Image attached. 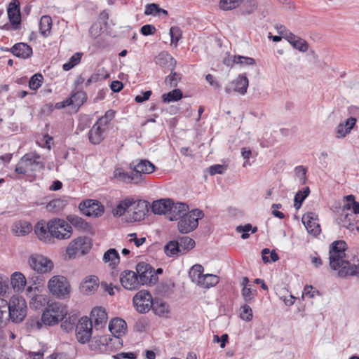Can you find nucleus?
Returning <instances> with one entry per match:
<instances>
[{
	"mask_svg": "<svg viewBox=\"0 0 359 359\" xmlns=\"http://www.w3.org/2000/svg\"><path fill=\"white\" fill-rule=\"evenodd\" d=\"M34 232L41 242L52 244L55 239H69L72 235V228L67 221L55 218L48 222H38L34 226Z\"/></svg>",
	"mask_w": 359,
	"mask_h": 359,
	"instance_id": "obj_1",
	"label": "nucleus"
},
{
	"mask_svg": "<svg viewBox=\"0 0 359 359\" xmlns=\"http://www.w3.org/2000/svg\"><path fill=\"white\" fill-rule=\"evenodd\" d=\"M346 248L347 244L342 240L334 241L330 245V266L334 270H339L338 275L340 277L354 276L359 271V259L358 264L353 265L345 259Z\"/></svg>",
	"mask_w": 359,
	"mask_h": 359,
	"instance_id": "obj_2",
	"label": "nucleus"
},
{
	"mask_svg": "<svg viewBox=\"0 0 359 359\" xmlns=\"http://www.w3.org/2000/svg\"><path fill=\"white\" fill-rule=\"evenodd\" d=\"M114 111L108 110L94 123L88 132V139L91 144H99L104 140L109 128V123L114 118Z\"/></svg>",
	"mask_w": 359,
	"mask_h": 359,
	"instance_id": "obj_3",
	"label": "nucleus"
},
{
	"mask_svg": "<svg viewBox=\"0 0 359 359\" xmlns=\"http://www.w3.org/2000/svg\"><path fill=\"white\" fill-rule=\"evenodd\" d=\"M27 314V303L22 297L13 296L7 302V322L11 320L13 323H20Z\"/></svg>",
	"mask_w": 359,
	"mask_h": 359,
	"instance_id": "obj_4",
	"label": "nucleus"
},
{
	"mask_svg": "<svg viewBox=\"0 0 359 359\" xmlns=\"http://www.w3.org/2000/svg\"><path fill=\"white\" fill-rule=\"evenodd\" d=\"M204 214L198 209L193 210L182 215L177 223V228L180 233H188L196 229L198 225V219L203 218Z\"/></svg>",
	"mask_w": 359,
	"mask_h": 359,
	"instance_id": "obj_5",
	"label": "nucleus"
},
{
	"mask_svg": "<svg viewBox=\"0 0 359 359\" xmlns=\"http://www.w3.org/2000/svg\"><path fill=\"white\" fill-rule=\"evenodd\" d=\"M48 287L52 294L59 298L66 297L71 290L68 280L61 276L52 277L48 283Z\"/></svg>",
	"mask_w": 359,
	"mask_h": 359,
	"instance_id": "obj_6",
	"label": "nucleus"
},
{
	"mask_svg": "<svg viewBox=\"0 0 359 359\" xmlns=\"http://www.w3.org/2000/svg\"><path fill=\"white\" fill-rule=\"evenodd\" d=\"M91 243L90 238L86 236L78 237L73 240L67 248V254L69 258L77 255H83L90 250Z\"/></svg>",
	"mask_w": 359,
	"mask_h": 359,
	"instance_id": "obj_7",
	"label": "nucleus"
},
{
	"mask_svg": "<svg viewBox=\"0 0 359 359\" xmlns=\"http://www.w3.org/2000/svg\"><path fill=\"white\" fill-rule=\"evenodd\" d=\"M136 273L141 285H154L158 281V277L155 274V270L149 264L140 262L136 266Z\"/></svg>",
	"mask_w": 359,
	"mask_h": 359,
	"instance_id": "obj_8",
	"label": "nucleus"
},
{
	"mask_svg": "<svg viewBox=\"0 0 359 359\" xmlns=\"http://www.w3.org/2000/svg\"><path fill=\"white\" fill-rule=\"evenodd\" d=\"M136 310L140 313H146L151 309L154 299L151 294L147 290H140L133 299Z\"/></svg>",
	"mask_w": 359,
	"mask_h": 359,
	"instance_id": "obj_9",
	"label": "nucleus"
},
{
	"mask_svg": "<svg viewBox=\"0 0 359 359\" xmlns=\"http://www.w3.org/2000/svg\"><path fill=\"white\" fill-rule=\"evenodd\" d=\"M357 214L346 213L338 212L336 217L337 224L342 228H345L350 233L356 234L359 233V226H358Z\"/></svg>",
	"mask_w": 359,
	"mask_h": 359,
	"instance_id": "obj_10",
	"label": "nucleus"
},
{
	"mask_svg": "<svg viewBox=\"0 0 359 359\" xmlns=\"http://www.w3.org/2000/svg\"><path fill=\"white\" fill-rule=\"evenodd\" d=\"M93 325L87 316L80 318L76 327V336L81 344L90 342L92 337Z\"/></svg>",
	"mask_w": 359,
	"mask_h": 359,
	"instance_id": "obj_11",
	"label": "nucleus"
},
{
	"mask_svg": "<svg viewBox=\"0 0 359 359\" xmlns=\"http://www.w3.org/2000/svg\"><path fill=\"white\" fill-rule=\"evenodd\" d=\"M30 267L39 273H45L50 271L53 268V263L48 258L39 255H32L29 259Z\"/></svg>",
	"mask_w": 359,
	"mask_h": 359,
	"instance_id": "obj_12",
	"label": "nucleus"
},
{
	"mask_svg": "<svg viewBox=\"0 0 359 359\" xmlns=\"http://www.w3.org/2000/svg\"><path fill=\"white\" fill-rule=\"evenodd\" d=\"M114 178L118 182L137 184L143 181L144 177L140 174L134 172H126L123 168H118L114 171Z\"/></svg>",
	"mask_w": 359,
	"mask_h": 359,
	"instance_id": "obj_13",
	"label": "nucleus"
},
{
	"mask_svg": "<svg viewBox=\"0 0 359 359\" xmlns=\"http://www.w3.org/2000/svg\"><path fill=\"white\" fill-rule=\"evenodd\" d=\"M128 212H131L130 221H141L143 220L148 212V203L144 200L133 199V203L129 208Z\"/></svg>",
	"mask_w": 359,
	"mask_h": 359,
	"instance_id": "obj_14",
	"label": "nucleus"
},
{
	"mask_svg": "<svg viewBox=\"0 0 359 359\" xmlns=\"http://www.w3.org/2000/svg\"><path fill=\"white\" fill-rule=\"evenodd\" d=\"M120 282L125 289L129 290H135L140 287L137 273L130 270H125L121 273Z\"/></svg>",
	"mask_w": 359,
	"mask_h": 359,
	"instance_id": "obj_15",
	"label": "nucleus"
},
{
	"mask_svg": "<svg viewBox=\"0 0 359 359\" xmlns=\"http://www.w3.org/2000/svg\"><path fill=\"white\" fill-rule=\"evenodd\" d=\"M41 156L36 152L25 154L21 158V163H24L29 172H34L43 170L44 163L40 161Z\"/></svg>",
	"mask_w": 359,
	"mask_h": 359,
	"instance_id": "obj_16",
	"label": "nucleus"
},
{
	"mask_svg": "<svg viewBox=\"0 0 359 359\" xmlns=\"http://www.w3.org/2000/svg\"><path fill=\"white\" fill-rule=\"evenodd\" d=\"M89 321L95 330L104 328L107 322V314L106 311L102 307L94 308L90 313Z\"/></svg>",
	"mask_w": 359,
	"mask_h": 359,
	"instance_id": "obj_17",
	"label": "nucleus"
},
{
	"mask_svg": "<svg viewBox=\"0 0 359 359\" xmlns=\"http://www.w3.org/2000/svg\"><path fill=\"white\" fill-rule=\"evenodd\" d=\"M302 223L309 233L314 236L320 234L321 229L318 223V215L313 212L304 214L302 217Z\"/></svg>",
	"mask_w": 359,
	"mask_h": 359,
	"instance_id": "obj_18",
	"label": "nucleus"
},
{
	"mask_svg": "<svg viewBox=\"0 0 359 359\" xmlns=\"http://www.w3.org/2000/svg\"><path fill=\"white\" fill-rule=\"evenodd\" d=\"M81 211L87 216L99 217L104 212V207L97 201L88 200L79 204Z\"/></svg>",
	"mask_w": 359,
	"mask_h": 359,
	"instance_id": "obj_19",
	"label": "nucleus"
},
{
	"mask_svg": "<svg viewBox=\"0 0 359 359\" xmlns=\"http://www.w3.org/2000/svg\"><path fill=\"white\" fill-rule=\"evenodd\" d=\"M8 17L15 29H18L21 22V15L20 10V2L18 0H12L8 5Z\"/></svg>",
	"mask_w": 359,
	"mask_h": 359,
	"instance_id": "obj_20",
	"label": "nucleus"
},
{
	"mask_svg": "<svg viewBox=\"0 0 359 359\" xmlns=\"http://www.w3.org/2000/svg\"><path fill=\"white\" fill-rule=\"evenodd\" d=\"M188 211V205L183 203H175L172 201V205H170L168 212L167 215L168 218L170 221L180 219L182 215H185Z\"/></svg>",
	"mask_w": 359,
	"mask_h": 359,
	"instance_id": "obj_21",
	"label": "nucleus"
},
{
	"mask_svg": "<svg viewBox=\"0 0 359 359\" xmlns=\"http://www.w3.org/2000/svg\"><path fill=\"white\" fill-rule=\"evenodd\" d=\"M155 63L163 69H174L176 60L165 51L161 52L154 58Z\"/></svg>",
	"mask_w": 359,
	"mask_h": 359,
	"instance_id": "obj_22",
	"label": "nucleus"
},
{
	"mask_svg": "<svg viewBox=\"0 0 359 359\" xmlns=\"http://www.w3.org/2000/svg\"><path fill=\"white\" fill-rule=\"evenodd\" d=\"M99 287V279L95 276H90L85 278L81 284V290L86 294H91Z\"/></svg>",
	"mask_w": 359,
	"mask_h": 359,
	"instance_id": "obj_23",
	"label": "nucleus"
},
{
	"mask_svg": "<svg viewBox=\"0 0 359 359\" xmlns=\"http://www.w3.org/2000/svg\"><path fill=\"white\" fill-rule=\"evenodd\" d=\"M126 329V323L121 318H116L109 322V330L111 333L117 338L125 334Z\"/></svg>",
	"mask_w": 359,
	"mask_h": 359,
	"instance_id": "obj_24",
	"label": "nucleus"
},
{
	"mask_svg": "<svg viewBox=\"0 0 359 359\" xmlns=\"http://www.w3.org/2000/svg\"><path fill=\"white\" fill-rule=\"evenodd\" d=\"M112 339L107 335L95 336L89 342V348L92 351H102Z\"/></svg>",
	"mask_w": 359,
	"mask_h": 359,
	"instance_id": "obj_25",
	"label": "nucleus"
},
{
	"mask_svg": "<svg viewBox=\"0 0 359 359\" xmlns=\"http://www.w3.org/2000/svg\"><path fill=\"white\" fill-rule=\"evenodd\" d=\"M172 205V200L170 198L155 201L151 205V211L156 215H168L170 205Z\"/></svg>",
	"mask_w": 359,
	"mask_h": 359,
	"instance_id": "obj_26",
	"label": "nucleus"
},
{
	"mask_svg": "<svg viewBox=\"0 0 359 359\" xmlns=\"http://www.w3.org/2000/svg\"><path fill=\"white\" fill-rule=\"evenodd\" d=\"M356 123V118L351 117L348 118L345 123H340L337 127V139L344 138L346 135L349 134Z\"/></svg>",
	"mask_w": 359,
	"mask_h": 359,
	"instance_id": "obj_27",
	"label": "nucleus"
},
{
	"mask_svg": "<svg viewBox=\"0 0 359 359\" xmlns=\"http://www.w3.org/2000/svg\"><path fill=\"white\" fill-rule=\"evenodd\" d=\"M32 230V224L27 221H17L12 225L11 231L16 236H25Z\"/></svg>",
	"mask_w": 359,
	"mask_h": 359,
	"instance_id": "obj_28",
	"label": "nucleus"
},
{
	"mask_svg": "<svg viewBox=\"0 0 359 359\" xmlns=\"http://www.w3.org/2000/svg\"><path fill=\"white\" fill-rule=\"evenodd\" d=\"M12 53L22 59H27L32 55V48L25 43H18L11 48Z\"/></svg>",
	"mask_w": 359,
	"mask_h": 359,
	"instance_id": "obj_29",
	"label": "nucleus"
},
{
	"mask_svg": "<svg viewBox=\"0 0 359 359\" xmlns=\"http://www.w3.org/2000/svg\"><path fill=\"white\" fill-rule=\"evenodd\" d=\"M345 203L338 212L359 214V203L355 201L353 195H348L345 198Z\"/></svg>",
	"mask_w": 359,
	"mask_h": 359,
	"instance_id": "obj_30",
	"label": "nucleus"
},
{
	"mask_svg": "<svg viewBox=\"0 0 359 359\" xmlns=\"http://www.w3.org/2000/svg\"><path fill=\"white\" fill-rule=\"evenodd\" d=\"M102 260L110 268L115 269L120 262V256L115 248H110L104 253Z\"/></svg>",
	"mask_w": 359,
	"mask_h": 359,
	"instance_id": "obj_31",
	"label": "nucleus"
},
{
	"mask_svg": "<svg viewBox=\"0 0 359 359\" xmlns=\"http://www.w3.org/2000/svg\"><path fill=\"white\" fill-rule=\"evenodd\" d=\"M46 309L61 321L63 320L68 313L67 306L60 302H48Z\"/></svg>",
	"mask_w": 359,
	"mask_h": 359,
	"instance_id": "obj_32",
	"label": "nucleus"
},
{
	"mask_svg": "<svg viewBox=\"0 0 359 359\" xmlns=\"http://www.w3.org/2000/svg\"><path fill=\"white\" fill-rule=\"evenodd\" d=\"M13 289L17 292H21L25 289L26 285V278L21 272H14L9 279Z\"/></svg>",
	"mask_w": 359,
	"mask_h": 359,
	"instance_id": "obj_33",
	"label": "nucleus"
},
{
	"mask_svg": "<svg viewBox=\"0 0 359 359\" xmlns=\"http://www.w3.org/2000/svg\"><path fill=\"white\" fill-rule=\"evenodd\" d=\"M155 165L147 159H142L135 165L133 171L142 176L143 174H151L155 171Z\"/></svg>",
	"mask_w": 359,
	"mask_h": 359,
	"instance_id": "obj_34",
	"label": "nucleus"
},
{
	"mask_svg": "<svg viewBox=\"0 0 359 359\" xmlns=\"http://www.w3.org/2000/svg\"><path fill=\"white\" fill-rule=\"evenodd\" d=\"M238 8L241 15H251L257 9V0H241Z\"/></svg>",
	"mask_w": 359,
	"mask_h": 359,
	"instance_id": "obj_35",
	"label": "nucleus"
},
{
	"mask_svg": "<svg viewBox=\"0 0 359 359\" xmlns=\"http://www.w3.org/2000/svg\"><path fill=\"white\" fill-rule=\"evenodd\" d=\"M181 254L184 255L195 247V241L189 236H180L177 238Z\"/></svg>",
	"mask_w": 359,
	"mask_h": 359,
	"instance_id": "obj_36",
	"label": "nucleus"
},
{
	"mask_svg": "<svg viewBox=\"0 0 359 359\" xmlns=\"http://www.w3.org/2000/svg\"><path fill=\"white\" fill-rule=\"evenodd\" d=\"M133 203V198H127L121 201L117 206L113 210L112 212L114 216H122L124 213L129 210L131 205Z\"/></svg>",
	"mask_w": 359,
	"mask_h": 359,
	"instance_id": "obj_37",
	"label": "nucleus"
},
{
	"mask_svg": "<svg viewBox=\"0 0 359 359\" xmlns=\"http://www.w3.org/2000/svg\"><path fill=\"white\" fill-rule=\"evenodd\" d=\"M234 85L233 90L244 95L248 87V79L245 76L239 75L238 78L233 82Z\"/></svg>",
	"mask_w": 359,
	"mask_h": 359,
	"instance_id": "obj_38",
	"label": "nucleus"
},
{
	"mask_svg": "<svg viewBox=\"0 0 359 359\" xmlns=\"http://www.w3.org/2000/svg\"><path fill=\"white\" fill-rule=\"evenodd\" d=\"M52 27V19L48 15H43L41 18L39 22V32L41 34L46 37L50 34Z\"/></svg>",
	"mask_w": 359,
	"mask_h": 359,
	"instance_id": "obj_39",
	"label": "nucleus"
},
{
	"mask_svg": "<svg viewBox=\"0 0 359 359\" xmlns=\"http://www.w3.org/2000/svg\"><path fill=\"white\" fill-rule=\"evenodd\" d=\"M179 248L177 239L170 241L164 246V252L168 257L180 256L182 254Z\"/></svg>",
	"mask_w": 359,
	"mask_h": 359,
	"instance_id": "obj_40",
	"label": "nucleus"
},
{
	"mask_svg": "<svg viewBox=\"0 0 359 359\" xmlns=\"http://www.w3.org/2000/svg\"><path fill=\"white\" fill-rule=\"evenodd\" d=\"M151 309L159 316H165L169 313L168 306L161 299H154Z\"/></svg>",
	"mask_w": 359,
	"mask_h": 359,
	"instance_id": "obj_41",
	"label": "nucleus"
},
{
	"mask_svg": "<svg viewBox=\"0 0 359 359\" xmlns=\"http://www.w3.org/2000/svg\"><path fill=\"white\" fill-rule=\"evenodd\" d=\"M204 269L201 264L194 265L189 270V274L193 282L196 283L198 285L202 280L205 274H203Z\"/></svg>",
	"mask_w": 359,
	"mask_h": 359,
	"instance_id": "obj_42",
	"label": "nucleus"
},
{
	"mask_svg": "<svg viewBox=\"0 0 359 359\" xmlns=\"http://www.w3.org/2000/svg\"><path fill=\"white\" fill-rule=\"evenodd\" d=\"M67 201L63 198H55L50 201L46 205L49 212H58L67 205Z\"/></svg>",
	"mask_w": 359,
	"mask_h": 359,
	"instance_id": "obj_43",
	"label": "nucleus"
},
{
	"mask_svg": "<svg viewBox=\"0 0 359 359\" xmlns=\"http://www.w3.org/2000/svg\"><path fill=\"white\" fill-rule=\"evenodd\" d=\"M183 97L182 92L180 89H174L168 93L163 94L161 96L162 101L165 103L177 102Z\"/></svg>",
	"mask_w": 359,
	"mask_h": 359,
	"instance_id": "obj_44",
	"label": "nucleus"
},
{
	"mask_svg": "<svg viewBox=\"0 0 359 359\" xmlns=\"http://www.w3.org/2000/svg\"><path fill=\"white\" fill-rule=\"evenodd\" d=\"M219 281V278L217 276L207 273L204 275L198 285L204 288H209L216 285Z\"/></svg>",
	"mask_w": 359,
	"mask_h": 359,
	"instance_id": "obj_45",
	"label": "nucleus"
},
{
	"mask_svg": "<svg viewBox=\"0 0 359 359\" xmlns=\"http://www.w3.org/2000/svg\"><path fill=\"white\" fill-rule=\"evenodd\" d=\"M68 99L69 101L71 102V105L74 104L80 107L86 101L87 95L86 92L79 90L73 93Z\"/></svg>",
	"mask_w": 359,
	"mask_h": 359,
	"instance_id": "obj_46",
	"label": "nucleus"
},
{
	"mask_svg": "<svg viewBox=\"0 0 359 359\" xmlns=\"http://www.w3.org/2000/svg\"><path fill=\"white\" fill-rule=\"evenodd\" d=\"M83 56L82 53L77 52L74 53L69 60V61L62 65V69L65 71H69L74 67L76 65L80 63L81 57Z\"/></svg>",
	"mask_w": 359,
	"mask_h": 359,
	"instance_id": "obj_47",
	"label": "nucleus"
},
{
	"mask_svg": "<svg viewBox=\"0 0 359 359\" xmlns=\"http://www.w3.org/2000/svg\"><path fill=\"white\" fill-rule=\"evenodd\" d=\"M41 320L43 323L49 326L56 325L61 321L58 318L52 314V313H50V311L47 309H46L43 313Z\"/></svg>",
	"mask_w": 359,
	"mask_h": 359,
	"instance_id": "obj_48",
	"label": "nucleus"
},
{
	"mask_svg": "<svg viewBox=\"0 0 359 359\" xmlns=\"http://www.w3.org/2000/svg\"><path fill=\"white\" fill-rule=\"evenodd\" d=\"M310 190L309 187H306L303 191H299L294 196V206L296 209H299L303 201L309 196Z\"/></svg>",
	"mask_w": 359,
	"mask_h": 359,
	"instance_id": "obj_49",
	"label": "nucleus"
},
{
	"mask_svg": "<svg viewBox=\"0 0 359 359\" xmlns=\"http://www.w3.org/2000/svg\"><path fill=\"white\" fill-rule=\"evenodd\" d=\"M67 219V222L79 229H85L88 226L87 223L81 217L76 215H68Z\"/></svg>",
	"mask_w": 359,
	"mask_h": 359,
	"instance_id": "obj_50",
	"label": "nucleus"
},
{
	"mask_svg": "<svg viewBox=\"0 0 359 359\" xmlns=\"http://www.w3.org/2000/svg\"><path fill=\"white\" fill-rule=\"evenodd\" d=\"M236 230L238 233H242V239H247L250 236L249 231H251L252 233H254L257 231V227H252V226L250 224H247L244 226H238Z\"/></svg>",
	"mask_w": 359,
	"mask_h": 359,
	"instance_id": "obj_51",
	"label": "nucleus"
},
{
	"mask_svg": "<svg viewBox=\"0 0 359 359\" xmlns=\"http://www.w3.org/2000/svg\"><path fill=\"white\" fill-rule=\"evenodd\" d=\"M241 0H220L219 8L223 11H230L236 8Z\"/></svg>",
	"mask_w": 359,
	"mask_h": 359,
	"instance_id": "obj_52",
	"label": "nucleus"
},
{
	"mask_svg": "<svg viewBox=\"0 0 359 359\" xmlns=\"http://www.w3.org/2000/svg\"><path fill=\"white\" fill-rule=\"evenodd\" d=\"M7 301L0 298V327H4L7 323Z\"/></svg>",
	"mask_w": 359,
	"mask_h": 359,
	"instance_id": "obj_53",
	"label": "nucleus"
},
{
	"mask_svg": "<svg viewBox=\"0 0 359 359\" xmlns=\"http://www.w3.org/2000/svg\"><path fill=\"white\" fill-rule=\"evenodd\" d=\"M232 62L233 64H239L241 66L253 65L255 63V60L252 57L241 55H235Z\"/></svg>",
	"mask_w": 359,
	"mask_h": 359,
	"instance_id": "obj_54",
	"label": "nucleus"
},
{
	"mask_svg": "<svg viewBox=\"0 0 359 359\" xmlns=\"http://www.w3.org/2000/svg\"><path fill=\"white\" fill-rule=\"evenodd\" d=\"M171 73L166 76L165 82L168 83L170 87H176L178 82L181 80V74L173 72V69H170Z\"/></svg>",
	"mask_w": 359,
	"mask_h": 359,
	"instance_id": "obj_55",
	"label": "nucleus"
},
{
	"mask_svg": "<svg viewBox=\"0 0 359 359\" xmlns=\"http://www.w3.org/2000/svg\"><path fill=\"white\" fill-rule=\"evenodd\" d=\"M42 81V75L41 74H36L31 77L29 81V86L32 90H37L41 87Z\"/></svg>",
	"mask_w": 359,
	"mask_h": 359,
	"instance_id": "obj_56",
	"label": "nucleus"
},
{
	"mask_svg": "<svg viewBox=\"0 0 359 359\" xmlns=\"http://www.w3.org/2000/svg\"><path fill=\"white\" fill-rule=\"evenodd\" d=\"M240 318L245 321H250L252 318V311L250 306L245 304L240 309Z\"/></svg>",
	"mask_w": 359,
	"mask_h": 359,
	"instance_id": "obj_57",
	"label": "nucleus"
},
{
	"mask_svg": "<svg viewBox=\"0 0 359 359\" xmlns=\"http://www.w3.org/2000/svg\"><path fill=\"white\" fill-rule=\"evenodd\" d=\"M291 46L301 52H306L309 48L307 42L299 36L294 41H292Z\"/></svg>",
	"mask_w": 359,
	"mask_h": 359,
	"instance_id": "obj_58",
	"label": "nucleus"
},
{
	"mask_svg": "<svg viewBox=\"0 0 359 359\" xmlns=\"http://www.w3.org/2000/svg\"><path fill=\"white\" fill-rule=\"evenodd\" d=\"M242 296L246 302L251 303L256 295V290H252L250 287H243Z\"/></svg>",
	"mask_w": 359,
	"mask_h": 359,
	"instance_id": "obj_59",
	"label": "nucleus"
},
{
	"mask_svg": "<svg viewBox=\"0 0 359 359\" xmlns=\"http://www.w3.org/2000/svg\"><path fill=\"white\" fill-rule=\"evenodd\" d=\"M170 35L171 38V42L177 44V43L182 37V31L178 27H171L170 29Z\"/></svg>",
	"mask_w": 359,
	"mask_h": 359,
	"instance_id": "obj_60",
	"label": "nucleus"
},
{
	"mask_svg": "<svg viewBox=\"0 0 359 359\" xmlns=\"http://www.w3.org/2000/svg\"><path fill=\"white\" fill-rule=\"evenodd\" d=\"M46 302V299L42 295H35L30 301V305L35 309L40 308Z\"/></svg>",
	"mask_w": 359,
	"mask_h": 359,
	"instance_id": "obj_61",
	"label": "nucleus"
},
{
	"mask_svg": "<svg viewBox=\"0 0 359 359\" xmlns=\"http://www.w3.org/2000/svg\"><path fill=\"white\" fill-rule=\"evenodd\" d=\"M158 6L156 4H147L145 8L144 14L146 15H158Z\"/></svg>",
	"mask_w": 359,
	"mask_h": 359,
	"instance_id": "obj_62",
	"label": "nucleus"
},
{
	"mask_svg": "<svg viewBox=\"0 0 359 359\" xmlns=\"http://www.w3.org/2000/svg\"><path fill=\"white\" fill-rule=\"evenodd\" d=\"M9 283L8 277L0 275V294L6 292L9 287Z\"/></svg>",
	"mask_w": 359,
	"mask_h": 359,
	"instance_id": "obj_63",
	"label": "nucleus"
},
{
	"mask_svg": "<svg viewBox=\"0 0 359 359\" xmlns=\"http://www.w3.org/2000/svg\"><path fill=\"white\" fill-rule=\"evenodd\" d=\"M275 29L277 31V33L280 35L282 39H285L286 37L291 33V32L287 29V27L283 25H276Z\"/></svg>",
	"mask_w": 359,
	"mask_h": 359,
	"instance_id": "obj_64",
	"label": "nucleus"
}]
</instances>
